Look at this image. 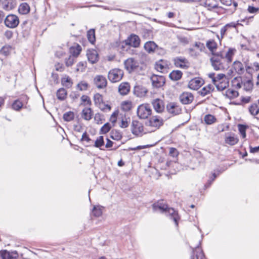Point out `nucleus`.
Wrapping results in <instances>:
<instances>
[{
    "mask_svg": "<svg viewBox=\"0 0 259 259\" xmlns=\"http://www.w3.org/2000/svg\"><path fill=\"white\" fill-rule=\"evenodd\" d=\"M30 11L29 6L26 3L20 5L18 8V12L22 15L27 14Z\"/></svg>",
    "mask_w": 259,
    "mask_h": 259,
    "instance_id": "c756f323",
    "label": "nucleus"
},
{
    "mask_svg": "<svg viewBox=\"0 0 259 259\" xmlns=\"http://www.w3.org/2000/svg\"><path fill=\"white\" fill-rule=\"evenodd\" d=\"M5 26L10 28H15L19 24V19L18 16L14 14H9L4 19Z\"/></svg>",
    "mask_w": 259,
    "mask_h": 259,
    "instance_id": "7ed1b4c3",
    "label": "nucleus"
},
{
    "mask_svg": "<svg viewBox=\"0 0 259 259\" xmlns=\"http://www.w3.org/2000/svg\"><path fill=\"white\" fill-rule=\"evenodd\" d=\"M131 131L133 134L141 136L143 133H146L144 131V127L142 123L137 120H133L131 125Z\"/></svg>",
    "mask_w": 259,
    "mask_h": 259,
    "instance_id": "0eeeda50",
    "label": "nucleus"
},
{
    "mask_svg": "<svg viewBox=\"0 0 259 259\" xmlns=\"http://www.w3.org/2000/svg\"><path fill=\"white\" fill-rule=\"evenodd\" d=\"M18 254L15 252H9L7 250L0 251V259H18Z\"/></svg>",
    "mask_w": 259,
    "mask_h": 259,
    "instance_id": "aec40b11",
    "label": "nucleus"
},
{
    "mask_svg": "<svg viewBox=\"0 0 259 259\" xmlns=\"http://www.w3.org/2000/svg\"><path fill=\"white\" fill-rule=\"evenodd\" d=\"M246 126L243 124L238 125V130L243 138H246Z\"/></svg>",
    "mask_w": 259,
    "mask_h": 259,
    "instance_id": "8fccbe9b",
    "label": "nucleus"
},
{
    "mask_svg": "<svg viewBox=\"0 0 259 259\" xmlns=\"http://www.w3.org/2000/svg\"><path fill=\"white\" fill-rule=\"evenodd\" d=\"M152 85L155 88H160L165 83V78L163 76L153 75L151 77Z\"/></svg>",
    "mask_w": 259,
    "mask_h": 259,
    "instance_id": "f8f14e48",
    "label": "nucleus"
},
{
    "mask_svg": "<svg viewBox=\"0 0 259 259\" xmlns=\"http://www.w3.org/2000/svg\"><path fill=\"white\" fill-rule=\"evenodd\" d=\"M236 52L234 48H229L227 51H222L212 53V56L210 59L211 65L213 69L216 71H222L227 69L230 63L232 62L233 58Z\"/></svg>",
    "mask_w": 259,
    "mask_h": 259,
    "instance_id": "f257e3e1",
    "label": "nucleus"
},
{
    "mask_svg": "<svg viewBox=\"0 0 259 259\" xmlns=\"http://www.w3.org/2000/svg\"><path fill=\"white\" fill-rule=\"evenodd\" d=\"M231 71L239 75L245 72V61L242 63L239 60L235 61L231 66Z\"/></svg>",
    "mask_w": 259,
    "mask_h": 259,
    "instance_id": "423d86ee",
    "label": "nucleus"
},
{
    "mask_svg": "<svg viewBox=\"0 0 259 259\" xmlns=\"http://www.w3.org/2000/svg\"><path fill=\"white\" fill-rule=\"evenodd\" d=\"M152 110L148 104H142L137 109L138 116L141 119H146L151 114Z\"/></svg>",
    "mask_w": 259,
    "mask_h": 259,
    "instance_id": "39448f33",
    "label": "nucleus"
},
{
    "mask_svg": "<svg viewBox=\"0 0 259 259\" xmlns=\"http://www.w3.org/2000/svg\"><path fill=\"white\" fill-rule=\"evenodd\" d=\"M88 38L89 41L93 44L95 41V33L94 29H90L88 31L87 33Z\"/></svg>",
    "mask_w": 259,
    "mask_h": 259,
    "instance_id": "37998d69",
    "label": "nucleus"
},
{
    "mask_svg": "<svg viewBox=\"0 0 259 259\" xmlns=\"http://www.w3.org/2000/svg\"><path fill=\"white\" fill-rule=\"evenodd\" d=\"M77 86L80 91H84L88 89V83L85 81H81L78 84Z\"/></svg>",
    "mask_w": 259,
    "mask_h": 259,
    "instance_id": "bf43d9fd",
    "label": "nucleus"
},
{
    "mask_svg": "<svg viewBox=\"0 0 259 259\" xmlns=\"http://www.w3.org/2000/svg\"><path fill=\"white\" fill-rule=\"evenodd\" d=\"M175 65L177 67L187 69L189 66V63L187 59L183 57H177L173 59Z\"/></svg>",
    "mask_w": 259,
    "mask_h": 259,
    "instance_id": "9d476101",
    "label": "nucleus"
},
{
    "mask_svg": "<svg viewBox=\"0 0 259 259\" xmlns=\"http://www.w3.org/2000/svg\"><path fill=\"white\" fill-rule=\"evenodd\" d=\"M241 77H235L232 80V86L236 89H240L242 87V82H241Z\"/></svg>",
    "mask_w": 259,
    "mask_h": 259,
    "instance_id": "a19ab883",
    "label": "nucleus"
},
{
    "mask_svg": "<svg viewBox=\"0 0 259 259\" xmlns=\"http://www.w3.org/2000/svg\"><path fill=\"white\" fill-rule=\"evenodd\" d=\"M180 100L183 104H190L194 100V96L189 92H184L180 96Z\"/></svg>",
    "mask_w": 259,
    "mask_h": 259,
    "instance_id": "6ab92c4d",
    "label": "nucleus"
},
{
    "mask_svg": "<svg viewBox=\"0 0 259 259\" xmlns=\"http://www.w3.org/2000/svg\"><path fill=\"white\" fill-rule=\"evenodd\" d=\"M55 68L57 71L62 72L64 70V67L62 64L58 63L55 65Z\"/></svg>",
    "mask_w": 259,
    "mask_h": 259,
    "instance_id": "338daca9",
    "label": "nucleus"
},
{
    "mask_svg": "<svg viewBox=\"0 0 259 259\" xmlns=\"http://www.w3.org/2000/svg\"><path fill=\"white\" fill-rule=\"evenodd\" d=\"M203 84V80L199 78H195L191 79L189 82L188 86L190 89L193 90H197Z\"/></svg>",
    "mask_w": 259,
    "mask_h": 259,
    "instance_id": "412c9836",
    "label": "nucleus"
},
{
    "mask_svg": "<svg viewBox=\"0 0 259 259\" xmlns=\"http://www.w3.org/2000/svg\"><path fill=\"white\" fill-rule=\"evenodd\" d=\"M123 75V71L122 70L115 68L111 70L108 75L109 80L112 82H116L120 81Z\"/></svg>",
    "mask_w": 259,
    "mask_h": 259,
    "instance_id": "20e7f679",
    "label": "nucleus"
},
{
    "mask_svg": "<svg viewBox=\"0 0 259 259\" xmlns=\"http://www.w3.org/2000/svg\"><path fill=\"white\" fill-rule=\"evenodd\" d=\"M182 76V72L180 70H174L169 75V78L173 80H179Z\"/></svg>",
    "mask_w": 259,
    "mask_h": 259,
    "instance_id": "473e14b6",
    "label": "nucleus"
},
{
    "mask_svg": "<svg viewBox=\"0 0 259 259\" xmlns=\"http://www.w3.org/2000/svg\"><path fill=\"white\" fill-rule=\"evenodd\" d=\"M81 51V47L79 45L76 44L70 48L69 52L71 54L70 56L76 58L79 55Z\"/></svg>",
    "mask_w": 259,
    "mask_h": 259,
    "instance_id": "a878e982",
    "label": "nucleus"
},
{
    "mask_svg": "<svg viewBox=\"0 0 259 259\" xmlns=\"http://www.w3.org/2000/svg\"><path fill=\"white\" fill-rule=\"evenodd\" d=\"M122 136L120 132L117 131H112L111 132L110 138L113 140L118 141L121 139Z\"/></svg>",
    "mask_w": 259,
    "mask_h": 259,
    "instance_id": "a18cd8bd",
    "label": "nucleus"
},
{
    "mask_svg": "<svg viewBox=\"0 0 259 259\" xmlns=\"http://www.w3.org/2000/svg\"><path fill=\"white\" fill-rule=\"evenodd\" d=\"M130 91V85L128 82H122L118 87V92L122 96L127 95Z\"/></svg>",
    "mask_w": 259,
    "mask_h": 259,
    "instance_id": "393cba45",
    "label": "nucleus"
},
{
    "mask_svg": "<svg viewBox=\"0 0 259 259\" xmlns=\"http://www.w3.org/2000/svg\"><path fill=\"white\" fill-rule=\"evenodd\" d=\"M188 52L191 57H196L199 55L201 51H199V49L192 47L188 49Z\"/></svg>",
    "mask_w": 259,
    "mask_h": 259,
    "instance_id": "c03bdc74",
    "label": "nucleus"
},
{
    "mask_svg": "<svg viewBox=\"0 0 259 259\" xmlns=\"http://www.w3.org/2000/svg\"><path fill=\"white\" fill-rule=\"evenodd\" d=\"M122 108L124 111H129L132 108V103L130 102L124 101L122 103Z\"/></svg>",
    "mask_w": 259,
    "mask_h": 259,
    "instance_id": "864d4df0",
    "label": "nucleus"
},
{
    "mask_svg": "<svg viewBox=\"0 0 259 259\" xmlns=\"http://www.w3.org/2000/svg\"><path fill=\"white\" fill-rule=\"evenodd\" d=\"M93 114L90 108H86L82 110L81 117L86 120H90Z\"/></svg>",
    "mask_w": 259,
    "mask_h": 259,
    "instance_id": "7c9ffc66",
    "label": "nucleus"
},
{
    "mask_svg": "<svg viewBox=\"0 0 259 259\" xmlns=\"http://www.w3.org/2000/svg\"><path fill=\"white\" fill-rule=\"evenodd\" d=\"M125 68L129 72L136 69L139 66L138 62L133 58H128L124 61Z\"/></svg>",
    "mask_w": 259,
    "mask_h": 259,
    "instance_id": "9b49d317",
    "label": "nucleus"
},
{
    "mask_svg": "<svg viewBox=\"0 0 259 259\" xmlns=\"http://www.w3.org/2000/svg\"><path fill=\"white\" fill-rule=\"evenodd\" d=\"M208 77L211 79L212 82L216 84L219 82L225 81L226 75L223 73H220L215 76L214 73H210L208 74Z\"/></svg>",
    "mask_w": 259,
    "mask_h": 259,
    "instance_id": "5701e85b",
    "label": "nucleus"
},
{
    "mask_svg": "<svg viewBox=\"0 0 259 259\" xmlns=\"http://www.w3.org/2000/svg\"><path fill=\"white\" fill-rule=\"evenodd\" d=\"M12 49V47L10 45L4 46L0 50V53L5 56L10 55Z\"/></svg>",
    "mask_w": 259,
    "mask_h": 259,
    "instance_id": "ea45409f",
    "label": "nucleus"
},
{
    "mask_svg": "<svg viewBox=\"0 0 259 259\" xmlns=\"http://www.w3.org/2000/svg\"><path fill=\"white\" fill-rule=\"evenodd\" d=\"M216 120V118L211 114H207L205 115L204 117V121L205 123L208 125L213 124L215 122Z\"/></svg>",
    "mask_w": 259,
    "mask_h": 259,
    "instance_id": "f704fd0d",
    "label": "nucleus"
},
{
    "mask_svg": "<svg viewBox=\"0 0 259 259\" xmlns=\"http://www.w3.org/2000/svg\"><path fill=\"white\" fill-rule=\"evenodd\" d=\"M87 56L88 61L92 64L96 63L99 60V55L96 50H88L87 53Z\"/></svg>",
    "mask_w": 259,
    "mask_h": 259,
    "instance_id": "a211bd4d",
    "label": "nucleus"
},
{
    "mask_svg": "<svg viewBox=\"0 0 259 259\" xmlns=\"http://www.w3.org/2000/svg\"><path fill=\"white\" fill-rule=\"evenodd\" d=\"M238 141V138L234 136L226 137L225 139L226 143L229 144L230 145H234L237 143Z\"/></svg>",
    "mask_w": 259,
    "mask_h": 259,
    "instance_id": "e433bc0d",
    "label": "nucleus"
},
{
    "mask_svg": "<svg viewBox=\"0 0 259 259\" xmlns=\"http://www.w3.org/2000/svg\"><path fill=\"white\" fill-rule=\"evenodd\" d=\"M147 92L148 90L145 87L140 85H136L134 90L135 95L138 97H144Z\"/></svg>",
    "mask_w": 259,
    "mask_h": 259,
    "instance_id": "4be33fe9",
    "label": "nucleus"
},
{
    "mask_svg": "<svg viewBox=\"0 0 259 259\" xmlns=\"http://www.w3.org/2000/svg\"><path fill=\"white\" fill-rule=\"evenodd\" d=\"M169 155L174 157H176L178 155V152L176 148H170L169 149Z\"/></svg>",
    "mask_w": 259,
    "mask_h": 259,
    "instance_id": "0e129e2a",
    "label": "nucleus"
},
{
    "mask_svg": "<svg viewBox=\"0 0 259 259\" xmlns=\"http://www.w3.org/2000/svg\"><path fill=\"white\" fill-rule=\"evenodd\" d=\"M248 110L251 115L255 116L259 113V107L256 104H253L249 107Z\"/></svg>",
    "mask_w": 259,
    "mask_h": 259,
    "instance_id": "72a5a7b5",
    "label": "nucleus"
},
{
    "mask_svg": "<svg viewBox=\"0 0 259 259\" xmlns=\"http://www.w3.org/2000/svg\"><path fill=\"white\" fill-rule=\"evenodd\" d=\"M111 128L110 123H106L101 127V132L102 134H106L110 130Z\"/></svg>",
    "mask_w": 259,
    "mask_h": 259,
    "instance_id": "4d7b16f0",
    "label": "nucleus"
},
{
    "mask_svg": "<svg viewBox=\"0 0 259 259\" xmlns=\"http://www.w3.org/2000/svg\"><path fill=\"white\" fill-rule=\"evenodd\" d=\"M206 46L212 52V54L214 53L213 52L217 48V44L214 41H208L206 44Z\"/></svg>",
    "mask_w": 259,
    "mask_h": 259,
    "instance_id": "3c124183",
    "label": "nucleus"
},
{
    "mask_svg": "<svg viewBox=\"0 0 259 259\" xmlns=\"http://www.w3.org/2000/svg\"><path fill=\"white\" fill-rule=\"evenodd\" d=\"M216 86L218 90L220 91H223L225 90L227 87H228L229 82L228 81H222L221 82H219L216 84H214Z\"/></svg>",
    "mask_w": 259,
    "mask_h": 259,
    "instance_id": "4c0bfd02",
    "label": "nucleus"
},
{
    "mask_svg": "<svg viewBox=\"0 0 259 259\" xmlns=\"http://www.w3.org/2000/svg\"><path fill=\"white\" fill-rule=\"evenodd\" d=\"M87 67V63L85 62H79L76 65V71L83 72Z\"/></svg>",
    "mask_w": 259,
    "mask_h": 259,
    "instance_id": "de8ad7c7",
    "label": "nucleus"
},
{
    "mask_svg": "<svg viewBox=\"0 0 259 259\" xmlns=\"http://www.w3.org/2000/svg\"><path fill=\"white\" fill-rule=\"evenodd\" d=\"M81 101L84 103H87V104H91V100L90 99V98L85 95H83L81 97Z\"/></svg>",
    "mask_w": 259,
    "mask_h": 259,
    "instance_id": "774afa93",
    "label": "nucleus"
},
{
    "mask_svg": "<svg viewBox=\"0 0 259 259\" xmlns=\"http://www.w3.org/2000/svg\"><path fill=\"white\" fill-rule=\"evenodd\" d=\"M253 84L251 80H247L244 82V89L246 91H250L252 88Z\"/></svg>",
    "mask_w": 259,
    "mask_h": 259,
    "instance_id": "5fc2aeb1",
    "label": "nucleus"
},
{
    "mask_svg": "<svg viewBox=\"0 0 259 259\" xmlns=\"http://www.w3.org/2000/svg\"><path fill=\"white\" fill-rule=\"evenodd\" d=\"M57 98L60 100H63L67 95V92L64 88L59 89L56 93Z\"/></svg>",
    "mask_w": 259,
    "mask_h": 259,
    "instance_id": "c9c22d12",
    "label": "nucleus"
},
{
    "mask_svg": "<svg viewBox=\"0 0 259 259\" xmlns=\"http://www.w3.org/2000/svg\"><path fill=\"white\" fill-rule=\"evenodd\" d=\"M2 8L6 11L14 9L17 6L16 0H4L1 3Z\"/></svg>",
    "mask_w": 259,
    "mask_h": 259,
    "instance_id": "ddd939ff",
    "label": "nucleus"
},
{
    "mask_svg": "<svg viewBox=\"0 0 259 259\" xmlns=\"http://www.w3.org/2000/svg\"><path fill=\"white\" fill-rule=\"evenodd\" d=\"M94 82L98 89L105 88L107 83L106 78L102 75L96 76L94 79Z\"/></svg>",
    "mask_w": 259,
    "mask_h": 259,
    "instance_id": "f3484780",
    "label": "nucleus"
},
{
    "mask_svg": "<svg viewBox=\"0 0 259 259\" xmlns=\"http://www.w3.org/2000/svg\"><path fill=\"white\" fill-rule=\"evenodd\" d=\"M22 106H23V104L19 100H16L12 104L13 109L15 110H17V111H18L20 109H21Z\"/></svg>",
    "mask_w": 259,
    "mask_h": 259,
    "instance_id": "603ef678",
    "label": "nucleus"
},
{
    "mask_svg": "<svg viewBox=\"0 0 259 259\" xmlns=\"http://www.w3.org/2000/svg\"><path fill=\"white\" fill-rule=\"evenodd\" d=\"M213 86L211 84H208L203 87L201 90H200L199 93L201 96H205L211 94V93L213 91Z\"/></svg>",
    "mask_w": 259,
    "mask_h": 259,
    "instance_id": "bb28decb",
    "label": "nucleus"
},
{
    "mask_svg": "<svg viewBox=\"0 0 259 259\" xmlns=\"http://www.w3.org/2000/svg\"><path fill=\"white\" fill-rule=\"evenodd\" d=\"M155 69L160 72H164L167 71V65L166 63L162 60H160L157 62L155 65Z\"/></svg>",
    "mask_w": 259,
    "mask_h": 259,
    "instance_id": "cd10ccee",
    "label": "nucleus"
},
{
    "mask_svg": "<svg viewBox=\"0 0 259 259\" xmlns=\"http://www.w3.org/2000/svg\"><path fill=\"white\" fill-rule=\"evenodd\" d=\"M75 61V58L72 56H69L68 58L65 60V65L67 67L71 66Z\"/></svg>",
    "mask_w": 259,
    "mask_h": 259,
    "instance_id": "09e8293b",
    "label": "nucleus"
},
{
    "mask_svg": "<svg viewBox=\"0 0 259 259\" xmlns=\"http://www.w3.org/2000/svg\"><path fill=\"white\" fill-rule=\"evenodd\" d=\"M94 98L96 104H100L102 101V96L99 93L96 94Z\"/></svg>",
    "mask_w": 259,
    "mask_h": 259,
    "instance_id": "052dcab7",
    "label": "nucleus"
},
{
    "mask_svg": "<svg viewBox=\"0 0 259 259\" xmlns=\"http://www.w3.org/2000/svg\"><path fill=\"white\" fill-rule=\"evenodd\" d=\"M239 24V23L238 22H232L227 24L225 26V28H227V29H228L230 28H236L237 26Z\"/></svg>",
    "mask_w": 259,
    "mask_h": 259,
    "instance_id": "e2e57ef3",
    "label": "nucleus"
},
{
    "mask_svg": "<svg viewBox=\"0 0 259 259\" xmlns=\"http://www.w3.org/2000/svg\"><path fill=\"white\" fill-rule=\"evenodd\" d=\"M104 140L103 136H99L97 138L95 142L94 146L96 148H99L100 150H104L103 147L104 145Z\"/></svg>",
    "mask_w": 259,
    "mask_h": 259,
    "instance_id": "2f4dec72",
    "label": "nucleus"
},
{
    "mask_svg": "<svg viewBox=\"0 0 259 259\" xmlns=\"http://www.w3.org/2000/svg\"><path fill=\"white\" fill-rule=\"evenodd\" d=\"M152 208L155 212H160L165 213L166 215L169 216L175 223L176 226H178V222L180 220V217L177 211L173 208L168 207L163 200H159L152 205Z\"/></svg>",
    "mask_w": 259,
    "mask_h": 259,
    "instance_id": "f03ea898",
    "label": "nucleus"
},
{
    "mask_svg": "<svg viewBox=\"0 0 259 259\" xmlns=\"http://www.w3.org/2000/svg\"><path fill=\"white\" fill-rule=\"evenodd\" d=\"M92 213L96 217H100L102 214V209L99 206H94L92 210Z\"/></svg>",
    "mask_w": 259,
    "mask_h": 259,
    "instance_id": "49530a36",
    "label": "nucleus"
},
{
    "mask_svg": "<svg viewBox=\"0 0 259 259\" xmlns=\"http://www.w3.org/2000/svg\"><path fill=\"white\" fill-rule=\"evenodd\" d=\"M153 107L157 113H162L165 109V106L163 100L160 99H154L152 102Z\"/></svg>",
    "mask_w": 259,
    "mask_h": 259,
    "instance_id": "dca6fc26",
    "label": "nucleus"
},
{
    "mask_svg": "<svg viewBox=\"0 0 259 259\" xmlns=\"http://www.w3.org/2000/svg\"><path fill=\"white\" fill-rule=\"evenodd\" d=\"M117 113H116L115 112L113 113L110 117V122H112L113 124H114L117 120Z\"/></svg>",
    "mask_w": 259,
    "mask_h": 259,
    "instance_id": "69168bd1",
    "label": "nucleus"
},
{
    "mask_svg": "<svg viewBox=\"0 0 259 259\" xmlns=\"http://www.w3.org/2000/svg\"><path fill=\"white\" fill-rule=\"evenodd\" d=\"M162 124L163 120L159 116H153L150 118L149 121V125L154 128L152 131L158 129Z\"/></svg>",
    "mask_w": 259,
    "mask_h": 259,
    "instance_id": "4468645a",
    "label": "nucleus"
},
{
    "mask_svg": "<svg viewBox=\"0 0 259 259\" xmlns=\"http://www.w3.org/2000/svg\"><path fill=\"white\" fill-rule=\"evenodd\" d=\"M125 42L126 45L137 48L140 45V39L138 35L132 34L125 40Z\"/></svg>",
    "mask_w": 259,
    "mask_h": 259,
    "instance_id": "2eb2a0df",
    "label": "nucleus"
},
{
    "mask_svg": "<svg viewBox=\"0 0 259 259\" xmlns=\"http://www.w3.org/2000/svg\"><path fill=\"white\" fill-rule=\"evenodd\" d=\"M74 118V113L72 111H68L63 115V119L65 121L69 122L72 120Z\"/></svg>",
    "mask_w": 259,
    "mask_h": 259,
    "instance_id": "79ce46f5",
    "label": "nucleus"
},
{
    "mask_svg": "<svg viewBox=\"0 0 259 259\" xmlns=\"http://www.w3.org/2000/svg\"><path fill=\"white\" fill-rule=\"evenodd\" d=\"M224 95L226 98L230 99H233L237 97L239 95L238 92L234 89H229L226 91Z\"/></svg>",
    "mask_w": 259,
    "mask_h": 259,
    "instance_id": "c85d7f7f",
    "label": "nucleus"
},
{
    "mask_svg": "<svg viewBox=\"0 0 259 259\" xmlns=\"http://www.w3.org/2000/svg\"><path fill=\"white\" fill-rule=\"evenodd\" d=\"M144 48L147 52L152 54L158 49V46L154 41H149L145 44Z\"/></svg>",
    "mask_w": 259,
    "mask_h": 259,
    "instance_id": "b1692460",
    "label": "nucleus"
},
{
    "mask_svg": "<svg viewBox=\"0 0 259 259\" xmlns=\"http://www.w3.org/2000/svg\"><path fill=\"white\" fill-rule=\"evenodd\" d=\"M166 109L167 112L174 116L180 114L181 112V109L178 104L175 102L168 103L166 106Z\"/></svg>",
    "mask_w": 259,
    "mask_h": 259,
    "instance_id": "1a4fd4ad",
    "label": "nucleus"
},
{
    "mask_svg": "<svg viewBox=\"0 0 259 259\" xmlns=\"http://www.w3.org/2000/svg\"><path fill=\"white\" fill-rule=\"evenodd\" d=\"M142 36L146 39H149L152 35V32L150 30L143 29L142 31Z\"/></svg>",
    "mask_w": 259,
    "mask_h": 259,
    "instance_id": "6e6d98bb",
    "label": "nucleus"
},
{
    "mask_svg": "<svg viewBox=\"0 0 259 259\" xmlns=\"http://www.w3.org/2000/svg\"><path fill=\"white\" fill-rule=\"evenodd\" d=\"M81 141H85L88 144H89L91 141V139L88 135L87 133L86 132H84L82 135Z\"/></svg>",
    "mask_w": 259,
    "mask_h": 259,
    "instance_id": "680f3d73",
    "label": "nucleus"
},
{
    "mask_svg": "<svg viewBox=\"0 0 259 259\" xmlns=\"http://www.w3.org/2000/svg\"><path fill=\"white\" fill-rule=\"evenodd\" d=\"M62 84L68 88H70L72 86V82L71 78L69 76H65L61 79Z\"/></svg>",
    "mask_w": 259,
    "mask_h": 259,
    "instance_id": "58836bf2",
    "label": "nucleus"
},
{
    "mask_svg": "<svg viewBox=\"0 0 259 259\" xmlns=\"http://www.w3.org/2000/svg\"><path fill=\"white\" fill-rule=\"evenodd\" d=\"M245 71L248 73L249 74H252L254 70V68L249 65L248 61H245Z\"/></svg>",
    "mask_w": 259,
    "mask_h": 259,
    "instance_id": "13d9d810",
    "label": "nucleus"
},
{
    "mask_svg": "<svg viewBox=\"0 0 259 259\" xmlns=\"http://www.w3.org/2000/svg\"><path fill=\"white\" fill-rule=\"evenodd\" d=\"M201 240H198V244L193 247V255L191 257V259H204L205 257L204 254L200 247L201 244Z\"/></svg>",
    "mask_w": 259,
    "mask_h": 259,
    "instance_id": "6e6552de",
    "label": "nucleus"
}]
</instances>
